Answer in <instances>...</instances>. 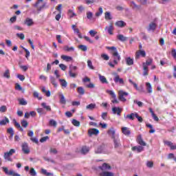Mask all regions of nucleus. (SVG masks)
<instances>
[{
  "label": "nucleus",
  "mask_w": 176,
  "mask_h": 176,
  "mask_svg": "<svg viewBox=\"0 0 176 176\" xmlns=\"http://www.w3.org/2000/svg\"><path fill=\"white\" fill-rule=\"evenodd\" d=\"M99 169L102 171L99 173V176H115L114 173L109 171V170H112V166L109 164L103 163L102 166H99Z\"/></svg>",
  "instance_id": "nucleus-1"
},
{
  "label": "nucleus",
  "mask_w": 176,
  "mask_h": 176,
  "mask_svg": "<svg viewBox=\"0 0 176 176\" xmlns=\"http://www.w3.org/2000/svg\"><path fill=\"white\" fill-rule=\"evenodd\" d=\"M108 50H111V54H112V57L114 59L113 63L116 65H118L119 61L120 60V55L118 53V50L115 47H107Z\"/></svg>",
  "instance_id": "nucleus-2"
},
{
  "label": "nucleus",
  "mask_w": 176,
  "mask_h": 176,
  "mask_svg": "<svg viewBox=\"0 0 176 176\" xmlns=\"http://www.w3.org/2000/svg\"><path fill=\"white\" fill-rule=\"evenodd\" d=\"M3 173H5V174L6 175L8 176H21L20 174L16 173L14 170H10L9 168H8V167H3L2 168Z\"/></svg>",
  "instance_id": "nucleus-3"
},
{
  "label": "nucleus",
  "mask_w": 176,
  "mask_h": 176,
  "mask_svg": "<svg viewBox=\"0 0 176 176\" xmlns=\"http://www.w3.org/2000/svg\"><path fill=\"white\" fill-rule=\"evenodd\" d=\"M14 153H16V150L11 148L9 151L4 153L3 157L6 160L12 162V158H10V156H12Z\"/></svg>",
  "instance_id": "nucleus-4"
},
{
  "label": "nucleus",
  "mask_w": 176,
  "mask_h": 176,
  "mask_svg": "<svg viewBox=\"0 0 176 176\" xmlns=\"http://www.w3.org/2000/svg\"><path fill=\"white\" fill-rule=\"evenodd\" d=\"M129 96V93L125 92L122 90L118 91V100L122 101V102H126L127 100L124 97H127Z\"/></svg>",
  "instance_id": "nucleus-5"
},
{
  "label": "nucleus",
  "mask_w": 176,
  "mask_h": 176,
  "mask_svg": "<svg viewBox=\"0 0 176 176\" xmlns=\"http://www.w3.org/2000/svg\"><path fill=\"white\" fill-rule=\"evenodd\" d=\"M22 151L25 155H28L30 152V147L28 146V143L23 142L21 145Z\"/></svg>",
  "instance_id": "nucleus-6"
},
{
  "label": "nucleus",
  "mask_w": 176,
  "mask_h": 176,
  "mask_svg": "<svg viewBox=\"0 0 176 176\" xmlns=\"http://www.w3.org/2000/svg\"><path fill=\"white\" fill-rule=\"evenodd\" d=\"M122 133L124 134V135H126V137H130L131 135V130L130 128L127 126H122L121 128Z\"/></svg>",
  "instance_id": "nucleus-7"
},
{
  "label": "nucleus",
  "mask_w": 176,
  "mask_h": 176,
  "mask_svg": "<svg viewBox=\"0 0 176 176\" xmlns=\"http://www.w3.org/2000/svg\"><path fill=\"white\" fill-rule=\"evenodd\" d=\"M107 134L111 137L112 140L115 138H118V136H116V130L115 128L111 127L107 131Z\"/></svg>",
  "instance_id": "nucleus-8"
},
{
  "label": "nucleus",
  "mask_w": 176,
  "mask_h": 176,
  "mask_svg": "<svg viewBox=\"0 0 176 176\" xmlns=\"http://www.w3.org/2000/svg\"><path fill=\"white\" fill-rule=\"evenodd\" d=\"M146 57V52L144 50H138L135 52V60H139L140 56Z\"/></svg>",
  "instance_id": "nucleus-9"
},
{
  "label": "nucleus",
  "mask_w": 176,
  "mask_h": 176,
  "mask_svg": "<svg viewBox=\"0 0 176 176\" xmlns=\"http://www.w3.org/2000/svg\"><path fill=\"white\" fill-rule=\"evenodd\" d=\"M113 30H115V28L113 27V23H111L108 26H106L104 28V30L107 31L108 34H109V35H113Z\"/></svg>",
  "instance_id": "nucleus-10"
},
{
  "label": "nucleus",
  "mask_w": 176,
  "mask_h": 176,
  "mask_svg": "<svg viewBox=\"0 0 176 176\" xmlns=\"http://www.w3.org/2000/svg\"><path fill=\"white\" fill-rule=\"evenodd\" d=\"M100 134V131L97 129H90L88 131V135L91 137L92 135H98Z\"/></svg>",
  "instance_id": "nucleus-11"
},
{
  "label": "nucleus",
  "mask_w": 176,
  "mask_h": 176,
  "mask_svg": "<svg viewBox=\"0 0 176 176\" xmlns=\"http://www.w3.org/2000/svg\"><path fill=\"white\" fill-rule=\"evenodd\" d=\"M107 93H109V94L113 98L111 102H113V104H119V100H118V99L116 98V95L115 94L114 92H113V91H107Z\"/></svg>",
  "instance_id": "nucleus-12"
},
{
  "label": "nucleus",
  "mask_w": 176,
  "mask_h": 176,
  "mask_svg": "<svg viewBox=\"0 0 176 176\" xmlns=\"http://www.w3.org/2000/svg\"><path fill=\"white\" fill-rule=\"evenodd\" d=\"M113 141L115 149H118V148H120V146H122V144H120V140H119L118 135L117 136V138L113 139Z\"/></svg>",
  "instance_id": "nucleus-13"
},
{
  "label": "nucleus",
  "mask_w": 176,
  "mask_h": 176,
  "mask_svg": "<svg viewBox=\"0 0 176 176\" xmlns=\"http://www.w3.org/2000/svg\"><path fill=\"white\" fill-rule=\"evenodd\" d=\"M164 144L165 145H167V146H169L170 149L171 151H175L176 149V144H174V143L170 142V141H167V140H164Z\"/></svg>",
  "instance_id": "nucleus-14"
},
{
  "label": "nucleus",
  "mask_w": 176,
  "mask_h": 176,
  "mask_svg": "<svg viewBox=\"0 0 176 176\" xmlns=\"http://www.w3.org/2000/svg\"><path fill=\"white\" fill-rule=\"evenodd\" d=\"M115 78H114V82L116 83H119L120 85H124V80H123V78H120V76L118 75V73H115Z\"/></svg>",
  "instance_id": "nucleus-15"
},
{
  "label": "nucleus",
  "mask_w": 176,
  "mask_h": 176,
  "mask_svg": "<svg viewBox=\"0 0 176 176\" xmlns=\"http://www.w3.org/2000/svg\"><path fill=\"white\" fill-rule=\"evenodd\" d=\"M136 141L139 145H141L142 146H146V143L144 142V140L142 139V135H139L138 136Z\"/></svg>",
  "instance_id": "nucleus-16"
},
{
  "label": "nucleus",
  "mask_w": 176,
  "mask_h": 176,
  "mask_svg": "<svg viewBox=\"0 0 176 176\" xmlns=\"http://www.w3.org/2000/svg\"><path fill=\"white\" fill-rule=\"evenodd\" d=\"M122 111H123V109H120V107H113L112 108V112L113 113V115H117L118 116H120V115H122Z\"/></svg>",
  "instance_id": "nucleus-17"
},
{
  "label": "nucleus",
  "mask_w": 176,
  "mask_h": 176,
  "mask_svg": "<svg viewBox=\"0 0 176 176\" xmlns=\"http://www.w3.org/2000/svg\"><path fill=\"white\" fill-rule=\"evenodd\" d=\"M24 25H28V27H31L34 25V20L31 18H26L23 22Z\"/></svg>",
  "instance_id": "nucleus-18"
},
{
  "label": "nucleus",
  "mask_w": 176,
  "mask_h": 176,
  "mask_svg": "<svg viewBox=\"0 0 176 176\" xmlns=\"http://www.w3.org/2000/svg\"><path fill=\"white\" fill-rule=\"evenodd\" d=\"M156 23L152 22L148 25V31H153V32H154L156 30Z\"/></svg>",
  "instance_id": "nucleus-19"
},
{
  "label": "nucleus",
  "mask_w": 176,
  "mask_h": 176,
  "mask_svg": "<svg viewBox=\"0 0 176 176\" xmlns=\"http://www.w3.org/2000/svg\"><path fill=\"white\" fill-rule=\"evenodd\" d=\"M126 65H134V59L131 58V57H127L125 58Z\"/></svg>",
  "instance_id": "nucleus-20"
},
{
  "label": "nucleus",
  "mask_w": 176,
  "mask_h": 176,
  "mask_svg": "<svg viewBox=\"0 0 176 176\" xmlns=\"http://www.w3.org/2000/svg\"><path fill=\"white\" fill-rule=\"evenodd\" d=\"M131 150L133 151H137V152L140 153V152H142V151H144V148L142 147V146H138L132 147Z\"/></svg>",
  "instance_id": "nucleus-21"
},
{
  "label": "nucleus",
  "mask_w": 176,
  "mask_h": 176,
  "mask_svg": "<svg viewBox=\"0 0 176 176\" xmlns=\"http://www.w3.org/2000/svg\"><path fill=\"white\" fill-rule=\"evenodd\" d=\"M89 151H90V148L86 146H83L81 148V153L82 155H86L87 153H89Z\"/></svg>",
  "instance_id": "nucleus-22"
},
{
  "label": "nucleus",
  "mask_w": 176,
  "mask_h": 176,
  "mask_svg": "<svg viewBox=\"0 0 176 176\" xmlns=\"http://www.w3.org/2000/svg\"><path fill=\"white\" fill-rule=\"evenodd\" d=\"M152 64H153V59L149 58L146 60V63H143L142 65L143 67H148L149 65H152Z\"/></svg>",
  "instance_id": "nucleus-23"
},
{
  "label": "nucleus",
  "mask_w": 176,
  "mask_h": 176,
  "mask_svg": "<svg viewBox=\"0 0 176 176\" xmlns=\"http://www.w3.org/2000/svg\"><path fill=\"white\" fill-rule=\"evenodd\" d=\"M9 122V118H8V117H4L3 120H0V126H6Z\"/></svg>",
  "instance_id": "nucleus-24"
},
{
  "label": "nucleus",
  "mask_w": 176,
  "mask_h": 176,
  "mask_svg": "<svg viewBox=\"0 0 176 176\" xmlns=\"http://www.w3.org/2000/svg\"><path fill=\"white\" fill-rule=\"evenodd\" d=\"M96 107H97L96 103H91L86 106V109H88L89 111H93L94 109H96Z\"/></svg>",
  "instance_id": "nucleus-25"
},
{
  "label": "nucleus",
  "mask_w": 176,
  "mask_h": 176,
  "mask_svg": "<svg viewBox=\"0 0 176 176\" xmlns=\"http://www.w3.org/2000/svg\"><path fill=\"white\" fill-rule=\"evenodd\" d=\"M13 123L16 129H19L20 131H24V129H23L21 125H20V124H19L16 120H13Z\"/></svg>",
  "instance_id": "nucleus-26"
},
{
  "label": "nucleus",
  "mask_w": 176,
  "mask_h": 176,
  "mask_svg": "<svg viewBox=\"0 0 176 176\" xmlns=\"http://www.w3.org/2000/svg\"><path fill=\"white\" fill-rule=\"evenodd\" d=\"M117 38L118 39V41H120L121 42H126V41L129 39L128 37L124 36L123 34H118L117 36Z\"/></svg>",
  "instance_id": "nucleus-27"
},
{
  "label": "nucleus",
  "mask_w": 176,
  "mask_h": 176,
  "mask_svg": "<svg viewBox=\"0 0 176 176\" xmlns=\"http://www.w3.org/2000/svg\"><path fill=\"white\" fill-rule=\"evenodd\" d=\"M60 58L64 60V61H67V63L69 61H72V57L68 56L67 55H61Z\"/></svg>",
  "instance_id": "nucleus-28"
},
{
  "label": "nucleus",
  "mask_w": 176,
  "mask_h": 176,
  "mask_svg": "<svg viewBox=\"0 0 176 176\" xmlns=\"http://www.w3.org/2000/svg\"><path fill=\"white\" fill-rule=\"evenodd\" d=\"M115 25H117V27L123 28V27H124L126 25V23H124V21H118L116 22Z\"/></svg>",
  "instance_id": "nucleus-29"
},
{
  "label": "nucleus",
  "mask_w": 176,
  "mask_h": 176,
  "mask_svg": "<svg viewBox=\"0 0 176 176\" xmlns=\"http://www.w3.org/2000/svg\"><path fill=\"white\" fill-rule=\"evenodd\" d=\"M59 82L60 83V86H62V87H64L65 89V87H67V86H68V82H67V80H65V79H59Z\"/></svg>",
  "instance_id": "nucleus-30"
},
{
  "label": "nucleus",
  "mask_w": 176,
  "mask_h": 176,
  "mask_svg": "<svg viewBox=\"0 0 176 176\" xmlns=\"http://www.w3.org/2000/svg\"><path fill=\"white\" fill-rule=\"evenodd\" d=\"M63 49L64 52H74V50H75V48H74V47H69V46L68 45H65Z\"/></svg>",
  "instance_id": "nucleus-31"
},
{
  "label": "nucleus",
  "mask_w": 176,
  "mask_h": 176,
  "mask_svg": "<svg viewBox=\"0 0 176 176\" xmlns=\"http://www.w3.org/2000/svg\"><path fill=\"white\" fill-rule=\"evenodd\" d=\"M50 80L52 85H53L54 87H57V82H56V78L51 76H50Z\"/></svg>",
  "instance_id": "nucleus-32"
},
{
  "label": "nucleus",
  "mask_w": 176,
  "mask_h": 176,
  "mask_svg": "<svg viewBox=\"0 0 176 176\" xmlns=\"http://www.w3.org/2000/svg\"><path fill=\"white\" fill-rule=\"evenodd\" d=\"M7 133L10 135V139L13 138V135H14V131L13 130V128H8L7 129Z\"/></svg>",
  "instance_id": "nucleus-33"
},
{
  "label": "nucleus",
  "mask_w": 176,
  "mask_h": 176,
  "mask_svg": "<svg viewBox=\"0 0 176 176\" xmlns=\"http://www.w3.org/2000/svg\"><path fill=\"white\" fill-rule=\"evenodd\" d=\"M77 93H78L80 96H83V94H85V88L82 87H78L77 88Z\"/></svg>",
  "instance_id": "nucleus-34"
},
{
  "label": "nucleus",
  "mask_w": 176,
  "mask_h": 176,
  "mask_svg": "<svg viewBox=\"0 0 176 176\" xmlns=\"http://www.w3.org/2000/svg\"><path fill=\"white\" fill-rule=\"evenodd\" d=\"M67 16H69L70 19H72V17H75V16H76V14L74 12V10H69L67 12Z\"/></svg>",
  "instance_id": "nucleus-35"
},
{
  "label": "nucleus",
  "mask_w": 176,
  "mask_h": 176,
  "mask_svg": "<svg viewBox=\"0 0 176 176\" xmlns=\"http://www.w3.org/2000/svg\"><path fill=\"white\" fill-rule=\"evenodd\" d=\"M99 79L102 83H108L107 78H105L104 76H102L101 74H99Z\"/></svg>",
  "instance_id": "nucleus-36"
},
{
  "label": "nucleus",
  "mask_w": 176,
  "mask_h": 176,
  "mask_svg": "<svg viewBox=\"0 0 176 176\" xmlns=\"http://www.w3.org/2000/svg\"><path fill=\"white\" fill-rule=\"evenodd\" d=\"M146 87L148 93H152L153 90H152V85H151V83L146 82Z\"/></svg>",
  "instance_id": "nucleus-37"
},
{
  "label": "nucleus",
  "mask_w": 176,
  "mask_h": 176,
  "mask_svg": "<svg viewBox=\"0 0 176 176\" xmlns=\"http://www.w3.org/2000/svg\"><path fill=\"white\" fill-rule=\"evenodd\" d=\"M18 101L19 102V105H27L28 104L27 100L23 98L18 99Z\"/></svg>",
  "instance_id": "nucleus-38"
},
{
  "label": "nucleus",
  "mask_w": 176,
  "mask_h": 176,
  "mask_svg": "<svg viewBox=\"0 0 176 176\" xmlns=\"http://www.w3.org/2000/svg\"><path fill=\"white\" fill-rule=\"evenodd\" d=\"M21 124L22 127H24L25 129H27V127H28V122L25 120H22L21 121Z\"/></svg>",
  "instance_id": "nucleus-39"
},
{
  "label": "nucleus",
  "mask_w": 176,
  "mask_h": 176,
  "mask_svg": "<svg viewBox=\"0 0 176 176\" xmlns=\"http://www.w3.org/2000/svg\"><path fill=\"white\" fill-rule=\"evenodd\" d=\"M78 49L82 50V52H87V46L85 45H78Z\"/></svg>",
  "instance_id": "nucleus-40"
},
{
  "label": "nucleus",
  "mask_w": 176,
  "mask_h": 176,
  "mask_svg": "<svg viewBox=\"0 0 176 176\" xmlns=\"http://www.w3.org/2000/svg\"><path fill=\"white\" fill-rule=\"evenodd\" d=\"M72 123L76 127H79L80 126V122L76 120V119H73L72 121Z\"/></svg>",
  "instance_id": "nucleus-41"
},
{
  "label": "nucleus",
  "mask_w": 176,
  "mask_h": 176,
  "mask_svg": "<svg viewBox=\"0 0 176 176\" xmlns=\"http://www.w3.org/2000/svg\"><path fill=\"white\" fill-rule=\"evenodd\" d=\"M60 102L63 105H65V104H67V100H65V97L64 96V95H60Z\"/></svg>",
  "instance_id": "nucleus-42"
},
{
  "label": "nucleus",
  "mask_w": 176,
  "mask_h": 176,
  "mask_svg": "<svg viewBox=\"0 0 176 176\" xmlns=\"http://www.w3.org/2000/svg\"><path fill=\"white\" fill-rule=\"evenodd\" d=\"M104 19L106 20H112V16H111V12H106L104 13Z\"/></svg>",
  "instance_id": "nucleus-43"
},
{
  "label": "nucleus",
  "mask_w": 176,
  "mask_h": 176,
  "mask_svg": "<svg viewBox=\"0 0 176 176\" xmlns=\"http://www.w3.org/2000/svg\"><path fill=\"white\" fill-rule=\"evenodd\" d=\"M148 69L147 66H143V75L144 76H148Z\"/></svg>",
  "instance_id": "nucleus-44"
},
{
  "label": "nucleus",
  "mask_w": 176,
  "mask_h": 176,
  "mask_svg": "<svg viewBox=\"0 0 176 176\" xmlns=\"http://www.w3.org/2000/svg\"><path fill=\"white\" fill-rule=\"evenodd\" d=\"M41 174H43V175H47V176L52 175V173H47V170H46L45 168H41Z\"/></svg>",
  "instance_id": "nucleus-45"
},
{
  "label": "nucleus",
  "mask_w": 176,
  "mask_h": 176,
  "mask_svg": "<svg viewBox=\"0 0 176 176\" xmlns=\"http://www.w3.org/2000/svg\"><path fill=\"white\" fill-rule=\"evenodd\" d=\"M74 31L76 34H77V35H78V38H80V39H83V36H82V34H80V32H79L78 28L74 29Z\"/></svg>",
  "instance_id": "nucleus-46"
},
{
  "label": "nucleus",
  "mask_w": 176,
  "mask_h": 176,
  "mask_svg": "<svg viewBox=\"0 0 176 176\" xmlns=\"http://www.w3.org/2000/svg\"><path fill=\"white\" fill-rule=\"evenodd\" d=\"M3 76L7 79L10 78V71H9V69L6 70V72L3 74Z\"/></svg>",
  "instance_id": "nucleus-47"
},
{
  "label": "nucleus",
  "mask_w": 176,
  "mask_h": 176,
  "mask_svg": "<svg viewBox=\"0 0 176 176\" xmlns=\"http://www.w3.org/2000/svg\"><path fill=\"white\" fill-rule=\"evenodd\" d=\"M41 107L46 109V111H52V107H50V106H47L45 102L41 103Z\"/></svg>",
  "instance_id": "nucleus-48"
},
{
  "label": "nucleus",
  "mask_w": 176,
  "mask_h": 176,
  "mask_svg": "<svg viewBox=\"0 0 176 176\" xmlns=\"http://www.w3.org/2000/svg\"><path fill=\"white\" fill-rule=\"evenodd\" d=\"M135 115L134 113H131V114H127L126 118V119H129V120H134Z\"/></svg>",
  "instance_id": "nucleus-49"
},
{
  "label": "nucleus",
  "mask_w": 176,
  "mask_h": 176,
  "mask_svg": "<svg viewBox=\"0 0 176 176\" xmlns=\"http://www.w3.org/2000/svg\"><path fill=\"white\" fill-rule=\"evenodd\" d=\"M102 7L99 8L98 12H97L95 14V16H96V17H100V16H101V14H102Z\"/></svg>",
  "instance_id": "nucleus-50"
},
{
  "label": "nucleus",
  "mask_w": 176,
  "mask_h": 176,
  "mask_svg": "<svg viewBox=\"0 0 176 176\" xmlns=\"http://www.w3.org/2000/svg\"><path fill=\"white\" fill-rule=\"evenodd\" d=\"M131 6L132 9H140V7L134 1H131Z\"/></svg>",
  "instance_id": "nucleus-51"
},
{
  "label": "nucleus",
  "mask_w": 176,
  "mask_h": 176,
  "mask_svg": "<svg viewBox=\"0 0 176 176\" xmlns=\"http://www.w3.org/2000/svg\"><path fill=\"white\" fill-rule=\"evenodd\" d=\"M50 126H53V127H57V122H56L54 120H50Z\"/></svg>",
  "instance_id": "nucleus-52"
},
{
  "label": "nucleus",
  "mask_w": 176,
  "mask_h": 176,
  "mask_svg": "<svg viewBox=\"0 0 176 176\" xmlns=\"http://www.w3.org/2000/svg\"><path fill=\"white\" fill-rule=\"evenodd\" d=\"M87 63V66L89 67V68H90V69H94V66H93V62H91V60H88Z\"/></svg>",
  "instance_id": "nucleus-53"
},
{
  "label": "nucleus",
  "mask_w": 176,
  "mask_h": 176,
  "mask_svg": "<svg viewBox=\"0 0 176 176\" xmlns=\"http://www.w3.org/2000/svg\"><path fill=\"white\" fill-rule=\"evenodd\" d=\"M101 58L105 61H108V60H109V56L107 54H102Z\"/></svg>",
  "instance_id": "nucleus-54"
},
{
  "label": "nucleus",
  "mask_w": 176,
  "mask_h": 176,
  "mask_svg": "<svg viewBox=\"0 0 176 176\" xmlns=\"http://www.w3.org/2000/svg\"><path fill=\"white\" fill-rule=\"evenodd\" d=\"M135 118H137V119H138V122H140V123H142V122H144L142 117L139 116L138 113H135Z\"/></svg>",
  "instance_id": "nucleus-55"
},
{
  "label": "nucleus",
  "mask_w": 176,
  "mask_h": 176,
  "mask_svg": "<svg viewBox=\"0 0 176 176\" xmlns=\"http://www.w3.org/2000/svg\"><path fill=\"white\" fill-rule=\"evenodd\" d=\"M33 97H34V98H38L39 100H42V97H39V93L37 91L33 93Z\"/></svg>",
  "instance_id": "nucleus-56"
},
{
  "label": "nucleus",
  "mask_w": 176,
  "mask_h": 176,
  "mask_svg": "<svg viewBox=\"0 0 176 176\" xmlns=\"http://www.w3.org/2000/svg\"><path fill=\"white\" fill-rule=\"evenodd\" d=\"M129 83H131V85H133V87L135 89H136V90H138V85H137V83L134 82L133 81V80L129 79Z\"/></svg>",
  "instance_id": "nucleus-57"
},
{
  "label": "nucleus",
  "mask_w": 176,
  "mask_h": 176,
  "mask_svg": "<svg viewBox=\"0 0 176 176\" xmlns=\"http://www.w3.org/2000/svg\"><path fill=\"white\" fill-rule=\"evenodd\" d=\"M16 36L19 38V39H21V41H23V39H25V36L23 33H21V34L17 33Z\"/></svg>",
  "instance_id": "nucleus-58"
},
{
  "label": "nucleus",
  "mask_w": 176,
  "mask_h": 176,
  "mask_svg": "<svg viewBox=\"0 0 176 176\" xmlns=\"http://www.w3.org/2000/svg\"><path fill=\"white\" fill-rule=\"evenodd\" d=\"M30 174L32 176H36V170H35V168H31Z\"/></svg>",
  "instance_id": "nucleus-59"
},
{
  "label": "nucleus",
  "mask_w": 176,
  "mask_h": 176,
  "mask_svg": "<svg viewBox=\"0 0 176 176\" xmlns=\"http://www.w3.org/2000/svg\"><path fill=\"white\" fill-rule=\"evenodd\" d=\"M69 75L70 78H76L78 76V74H76V73L72 72V70L69 71Z\"/></svg>",
  "instance_id": "nucleus-60"
},
{
  "label": "nucleus",
  "mask_w": 176,
  "mask_h": 176,
  "mask_svg": "<svg viewBox=\"0 0 176 176\" xmlns=\"http://www.w3.org/2000/svg\"><path fill=\"white\" fill-rule=\"evenodd\" d=\"M7 110H8V107H6V106L3 105L0 107V112H2V113H5V111Z\"/></svg>",
  "instance_id": "nucleus-61"
},
{
  "label": "nucleus",
  "mask_w": 176,
  "mask_h": 176,
  "mask_svg": "<svg viewBox=\"0 0 176 176\" xmlns=\"http://www.w3.org/2000/svg\"><path fill=\"white\" fill-rule=\"evenodd\" d=\"M146 166H147V167H148V168H152V167H153V162L148 161L146 162Z\"/></svg>",
  "instance_id": "nucleus-62"
},
{
  "label": "nucleus",
  "mask_w": 176,
  "mask_h": 176,
  "mask_svg": "<svg viewBox=\"0 0 176 176\" xmlns=\"http://www.w3.org/2000/svg\"><path fill=\"white\" fill-rule=\"evenodd\" d=\"M92 17H93V12H87V18L88 19V20H91Z\"/></svg>",
  "instance_id": "nucleus-63"
},
{
  "label": "nucleus",
  "mask_w": 176,
  "mask_h": 176,
  "mask_svg": "<svg viewBox=\"0 0 176 176\" xmlns=\"http://www.w3.org/2000/svg\"><path fill=\"white\" fill-rule=\"evenodd\" d=\"M59 67L60 68V69H62V71H65V69H67V65L63 63L59 64Z\"/></svg>",
  "instance_id": "nucleus-64"
}]
</instances>
